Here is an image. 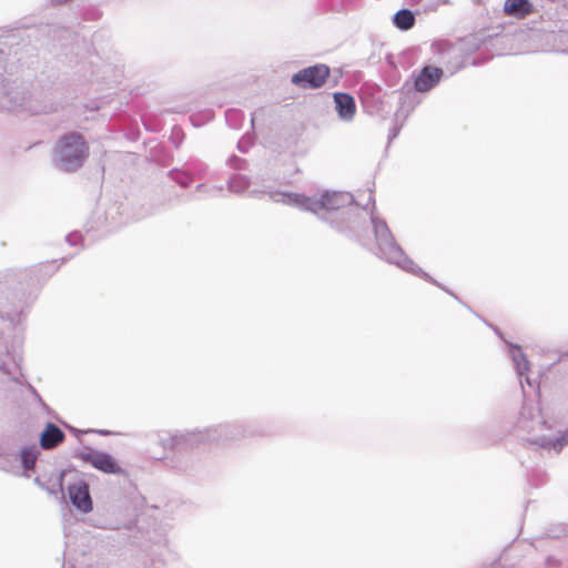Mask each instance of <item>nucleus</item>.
<instances>
[{"instance_id":"nucleus-1","label":"nucleus","mask_w":568,"mask_h":568,"mask_svg":"<svg viewBox=\"0 0 568 568\" xmlns=\"http://www.w3.org/2000/svg\"><path fill=\"white\" fill-rule=\"evenodd\" d=\"M329 77V68L315 64L300 70L292 77V83L302 89H317L325 84Z\"/></svg>"},{"instance_id":"nucleus-2","label":"nucleus","mask_w":568,"mask_h":568,"mask_svg":"<svg viewBox=\"0 0 568 568\" xmlns=\"http://www.w3.org/2000/svg\"><path fill=\"white\" fill-rule=\"evenodd\" d=\"M352 202V196L343 192H326L321 199L314 200L311 205V212L318 213L323 210L334 211L347 206Z\"/></svg>"},{"instance_id":"nucleus-3","label":"nucleus","mask_w":568,"mask_h":568,"mask_svg":"<svg viewBox=\"0 0 568 568\" xmlns=\"http://www.w3.org/2000/svg\"><path fill=\"white\" fill-rule=\"evenodd\" d=\"M82 459L102 473H105V474H121L122 473L121 466L109 454L101 453V452H91V453L83 454Z\"/></svg>"},{"instance_id":"nucleus-4","label":"nucleus","mask_w":568,"mask_h":568,"mask_svg":"<svg viewBox=\"0 0 568 568\" xmlns=\"http://www.w3.org/2000/svg\"><path fill=\"white\" fill-rule=\"evenodd\" d=\"M72 505L82 513L92 510V499L89 493V486L85 481L79 480L68 488Z\"/></svg>"},{"instance_id":"nucleus-5","label":"nucleus","mask_w":568,"mask_h":568,"mask_svg":"<svg viewBox=\"0 0 568 568\" xmlns=\"http://www.w3.org/2000/svg\"><path fill=\"white\" fill-rule=\"evenodd\" d=\"M443 77V70L440 68L426 65L415 77L414 88L418 92H428L435 85L438 84Z\"/></svg>"},{"instance_id":"nucleus-6","label":"nucleus","mask_w":568,"mask_h":568,"mask_svg":"<svg viewBox=\"0 0 568 568\" xmlns=\"http://www.w3.org/2000/svg\"><path fill=\"white\" fill-rule=\"evenodd\" d=\"M79 145L80 144L71 143L60 145L58 153L61 158L64 170L70 171L81 164V161L85 154L83 150L78 149Z\"/></svg>"},{"instance_id":"nucleus-7","label":"nucleus","mask_w":568,"mask_h":568,"mask_svg":"<svg viewBox=\"0 0 568 568\" xmlns=\"http://www.w3.org/2000/svg\"><path fill=\"white\" fill-rule=\"evenodd\" d=\"M65 439V434L55 424L48 423L40 435V446L45 450L53 449L62 444Z\"/></svg>"},{"instance_id":"nucleus-8","label":"nucleus","mask_w":568,"mask_h":568,"mask_svg":"<svg viewBox=\"0 0 568 568\" xmlns=\"http://www.w3.org/2000/svg\"><path fill=\"white\" fill-rule=\"evenodd\" d=\"M532 11V4L528 0H506L504 4V12L517 19H524Z\"/></svg>"},{"instance_id":"nucleus-9","label":"nucleus","mask_w":568,"mask_h":568,"mask_svg":"<svg viewBox=\"0 0 568 568\" xmlns=\"http://www.w3.org/2000/svg\"><path fill=\"white\" fill-rule=\"evenodd\" d=\"M334 101L336 104V110L341 118L349 120L354 116L356 105L354 98L352 95L347 93H335Z\"/></svg>"},{"instance_id":"nucleus-10","label":"nucleus","mask_w":568,"mask_h":568,"mask_svg":"<svg viewBox=\"0 0 568 568\" xmlns=\"http://www.w3.org/2000/svg\"><path fill=\"white\" fill-rule=\"evenodd\" d=\"M280 196L281 199H278L277 201L287 205L297 206L302 210L311 211V205H313V199L307 197L303 194L281 193Z\"/></svg>"},{"instance_id":"nucleus-11","label":"nucleus","mask_w":568,"mask_h":568,"mask_svg":"<svg viewBox=\"0 0 568 568\" xmlns=\"http://www.w3.org/2000/svg\"><path fill=\"white\" fill-rule=\"evenodd\" d=\"M394 23L400 30H409L415 24V17L412 11L403 9L396 12Z\"/></svg>"},{"instance_id":"nucleus-12","label":"nucleus","mask_w":568,"mask_h":568,"mask_svg":"<svg viewBox=\"0 0 568 568\" xmlns=\"http://www.w3.org/2000/svg\"><path fill=\"white\" fill-rule=\"evenodd\" d=\"M39 452L36 447L26 448L21 453V462L26 469L32 470L36 466Z\"/></svg>"},{"instance_id":"nucleus-13","label":"nucleus","mask_w":568,"mask_h":568,"mask_svg":"<svg viewBox=\"0 0 568 568\" xmlns=\"http://www.w3.org/2000/svg\"><path fill=\"white\" fill-rule=\"evenodd\" d=\"M384 237V246L389 251H398V247L393 239V236L389 234L387 227H385V234L382 235Z\"/></svg>"},{"instance_id":"nucleus-14","label":"nucleus","mask_w":568,"mask_h":568,"mask_svg":"<svg viewBox=\"0 0 568 568\" xmlns=\"http://www.w3.org/2000/svg\"><path fill=\"white\" fill-rule=\"evenodd\" d=\"M567 444H568V429L552 443V448L559 452Z\"/></svg>"}]
</instances>
